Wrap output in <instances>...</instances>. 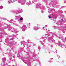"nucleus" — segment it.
<instances>
[{
  "label": "nucleus",
  "instance_id": "obj_1",
  "mask_svg": "<svg viewBox=\"0 0 66 66\" xmlns=\"http://www.w3.org/2000/svg\"><path fill=\"white\" fill-rule=\"evenodd\" d=\"M26 0H25V1H20L19 2V3H21V5H24V2L26 1Z\"/></svg>",
  "mask_w": 66,
  "mask_h": 66
},
{
  "label": "nucleus",
  "instance_id": "obj_2",
  "mask_svg": "<svg viewBox=\"0 0 66 66\" xmlns=\"http://www.w3.org/2000/svg\"><path fill=\"white\" fill-rule=\"evenodd\" d=\"M40 6V5L39 4H36V7L37 9L39 8Z\"/></svg>",
  "mask_w": 66,
  "mask_h": 66
},
{
  "label": "nucleus",
  "instance_id": "obj_3",
  "mask_svg": "<svg viewBox=\"0 0 66 66\" xmlns=\"http://www.w3.org/2000/svg\"><path fill=\"white\" fill-rule=\"evenodd\" d=\"M34 29L36 31V30H37V27H35L34 28Z\"/></svg>",
  "mask_w": 66,
  "mask_h": 66
},
{
  "label": "nucleus",
  "instance_id": "obj_4",
  "mask_svg": "<svg viewBox=\"0 0 66 66\" xmlns=\"http://www.w3.org/2000/svg\"><path fill=\"white\" fill-rule=\"evenodd\" d=\"M25 28H26V27H23L22 28V30H23V31H24V30H25V29H25Z\"/></svg>",
  "mask_w": 66,
  "mask_h": 66
},
{
  "label": "nucleus",
  "instance_id": "obj_5",
  "mask_svg": "<svg viewBox=\"0 0 66 66\" xmlns=\"http://www.w3.org/2000/svg\"><path fill=\"white\" fill-rule=\"evenodd\" d=\"M48 40H49V42H52V39H49V38H48Z\"/></svg>",
  "mask_w": 66,
  "mask_h": 66
},
{
  "label": "nucleus",
  "instance_id": "obj_6",
  "mask_svg": "<svg viewBox=\"0 0 66 66\" xmlns=\"http://www.w3.org/2000/svg\"><path fill=\"white\" fill-rule=\"evenodd\" d=\"M11 31H12V32H15V30H14V29H11Z\"/></svg>",
  "mask_w": 66,
  "mask_h": 66
},
{
  "label": "nucleus",
  "instance_id": "obj_7",
  "mask_svg": "<svg viewBox=\"0 0 66 66\" xmlns=\"http://www.w3.org/2000/svg\"><path fill=\"white\" fill-rule=\"evenodd\" d=\"M11 0H9L8 1V3H11Z\"/></svg>",
  "mask_w": 66,
  "mask_h": 66
},
{
  "label": "nucleus",
  "instance_id": "obj_8",
  "mask_svg": "<svg viewBox=\"0 0 66 66\" xmlns=\"http://www.w3.org/2000/svg\"><path fill=\"white\" fill-rule=\"evenodd\" d=\"M3 8V6H0V9H2Z\"/></svg>",
  "mask_w": 66,
  "mask_h": 66
},
{
  "label": "nucleus",
  "instance_id": "obj_9",
  "mask_svg": "<svg viewBox=\"0 0 66 66\" xmlns=\"http://www.w3.org/2000/svg\"><path fill=\"white\" fill-rule=\"evenodd\" d=\"M23 20V18H20V20Z\"/></svg>",
  "mask_w": 66,
  "mask_h": 66
},
{
  "label": "nucleus",
  "instance_id": "obj_10",
  "mask_svg": "<svg viewBox=\"0 0 66 66\" xmlns=\"http://www.w3.org/2000/svg\"><path fill=\"white\" fill-rule=\"evenodd\" d=\"M55 51L54 52H56V53L57 52V50H55Z\"/></svg>",
  "mask_w": 66,
  "mask_h": 66
},
{
  "label": "nucleus",
  "instance_id": "obj_11",
  "mask_svg": "<svg viewBox=\"0 0 66 66\" xmlns=\"http://www.w3.org/2000/svg\"><path fill=\"white\" fill-rule=\"evenodd\" d=\"M48 17L49 19H50V18H51V16H50L48 15Z\"/></svg>",
  "mask_w": 66,
  "mask_h": 66
},
{
  "label": "nucleus",
  "instance_id": "obj_12",
  "mask_svg": "<svg viewBox=\"0 0 66 66\" xmlns=\"http://www.w3.org/2000/svg\"><path fill=\"white\" fill-rule=\"evenodd\" d=\"M28 3V4H29V5H30V4H31V3Z\"/></svg>",
  "mask_w": 66,
  "mask_h": 66
},
{
  "label": "nucleus",
  "instance_id": "obj_13",
  "mask_svg": "<svg viewBox=\"0 0 66 66\" xmlns=\"http://www.w3.org/2000/svg\"><path fill=\"white\" fill-rule=\"evenodd\" d=\"M23 43V42H21V45H22Z\"/></svg>",
  "mask_w": 66,
  "mask_h": 66
},
{
  "label": "nucleus",
  "instance_id": "obj_14",
  "mask_svg": "<svg viewBox=\"0 0 66 66\" xmlns=\"http://www.w3.org/2000/svg\"><path fill=\"white\" fill-rule=\"evenodd\" d=\"M29 40H28V43H30V40H29Z\"/></svg>",
  "mask_w": 66,
  "mask_h": 66
},
{
  "label": "nucleus",
  "instance_id": "obj_15",
  "mask_svg": "<svg viewBox=\"0 0 66 66\" xmlns=\"http://www.w3.org/2000/svg\"><path fill=\"white\" fill-rule=\"evenodd\" d=\"M38 49H40V47H38Z\"/></svg>",
  "mask_w": 66,
  "mask_h": 66
},
{
  "label": "nucleus",
  "instance_id": "obj_16",
  "mask_svg": "<svg viewBox=\"0 0 66 66\" xmlns=\"http://www.w3.org/2000/svg\"><path fill=\"white\" fill-rule=\"evenodd\" d=\"M41 44H42V45H44V43H42Z\"/></svg>",
  "mask_w": 66,
  "mask_h": 66
},
{
  "label": "nucleus",
  "instance_id": "obj_17",
  "mask_svg": "<svg viewBox=\"0 0 66 66\" xmlns=\"http://www.w3.org/2000/svg\"><path fill=\"white\" fill-rule=\"evenodd\" d=\"M43 11V10H42V13H44V11Z\"/></svg>",
  "mask_w": 66,
  "mask_h": 66
},
{
  "label": "nucleus",
  "instance_id": "obj_18",
  "mask_svg": "<svg viewBox=\"0 0 66 66\" xmlns=\"http://www.w3.org/2000/svg\"><path fill=\"white\" fill-rule=\"evenodd\" d=\"M47 27V25H46L45 26V27Z\"/></svg>",
  "mask_w": 66,
  "mask_h": 66
},
{
  "label": "nucleus",
  "instance_id": "obj_19",
  "mask_svg": "<svg viewBox=\"0 0 66 66\" xmlns=\"http://www.w3.org/2000/svg\"><path fill=\"white\" fill-rule=\"evenodd\" d=\"M52 59H53V58H51L50 59V60H52Z\"/></svg>",
  "mask_w": 66,
  "mask_h": 66
},
{
  "label": "nucleus",
  "instance_id": "obj_20",
  "mask_svg": "<svg viewBox=\"0 0 66 66\" xmlns=\"http://www.w3.org/2000/svg\"><path fill=\"white\" fill-rule=\"evenodd\" d=\"M4 60H5V57H4Z\"/></svg>",
  "mask_w": 66,
  "mask_h": 66
},
{
  "label": "nucleus",
  "instance_id": "obj_21",
  "mask_svg": "<svg viewBox=\"0 0 66 66\" xmlns=\"http://www.w3.org/2000/svg\"><path fill=\"white\" fill-rule=\"evenodd\" d=\"M32 62H33L32 61H30V63H32Z\"/></svg>",
  "mask_w": 66,
  "mask_h": 66
},
{
  "label": "nucleus",
  "instance_id": "obj_22",
  "mask_svg": "<svg viewBox=\"0 0 66 66\" xmlns=\"http://www.w3.org/2000/svg\"><path fill=\"white\" fill-rule=\"evenodd\" d=\"M43 29H45V27H43Z\"/></svg>",
  "mask_w": 66,
  "mask_h": 66
},
{
  "label": "nucleus",
  "instance_id": "obj_23",
  "mask_svg": "<svg viewBox=\"0 0 66 66\" xmlns=\"http://www.w3.org/2000/svg\"><path fill=\"white\" fill-rule=\"evenodd\" d=\"M24 63H25V64H27V62H24Z\"/></svg>",
  "mask_w": 66,
  "mask_h": 66
},
{
  "label": "nucleus",
  "instance_id": "obj_24",
  "mask_svg": "<svg viewBox=\"0 0 66 66\" xmlns=\"http://www.w3.org/2000/svg\"><path fill=\"white\" fill-rule=\"evenodd\" d=\"M43 42H44V43H45V42H46V41L45 40H44V41Z\"/></svg>",
  "mask_w": 66,
  "mask_h": 66
},
{
  "label": "nucleus",
  "instance_id": "obj_25",
  "mask_svg": "<svg viewBox=\"0 0 66 66\" xmlns=\"http://www.w3.org/2000/svg\"><path fill=\"white\" fill-rule=\"evenodd\" d=\"M56 27H54V28L55 29H56Z\"/></svg>",
  "mask_w": 66,
  "mask_h": 66
},
{
  "label": "nucleus",
  "instance_id": "obj_26",
  "mask_svg": "<svg viewBox=\"0 0 66 66\" xmlns=\"http://www.w3.org/2000/svg\"><path fill=\"white\" fill-rule=\"evenodd\" d=\"M58 57H60V56L58 55Z\"/></svg>",
  "mask_w": 66,
  "mask_h": 66
},
{
  "label": "nucleus",
  "instance_id": "obj_27",
  "mask_svg": "<svg viewBox=\"0 0 66 66\" xmlns=\"http://www.w3.org/2000/svg\"><path fill=\"white\" fill-rule=\"evenodd\" d=\"M21 49L22 50V49H23V48H22Z\"/></svg>",
  "mask_w": 66,
  "mask_h": 66
},
{
  "label": "nucleus",
  "instance_id": "obj_28",
  "mask_svg": "<svg viewBox=\"0 0 66 66\" xmlns=\"http://www.w3.org/2000/svg\"><path fill=\"white\" fill-rule=\"evenodd\" d=\"M35 1H37V0H34V1H35Z\"/></svg>",
  "mask_w": 66,
  "mask_h": 66
},
{
  "label": "nucleus",
  "instance_id": "obj_29",
  "mask_svg": "<svg viewBox=\"0 0 66 66\" xmlns=\"http://www.w3.org/2000/svg\"><path fill=\"white\" fill-rule=\"evenodd\" d=\"M62 21H63V19H62Z\"/></svg>",
  "mask_w": 66,
  "mask_h": 66
},
{
  "label": "nucleus",
  "instance_id": "obj_30",
  "mask_svg": "<svg viewBox=\"0 0 66 66\" xmlns=\"http://www.w3.org/2000/svg\"><path fill=\"white\" fill-rule=\"evenodd\" d=\"M28 65H29V66H30V65H29V64H28Z\"/></svg>",
  "mask_w": 66,
  "mask_h": 66
},
{
  "label": "nucleus",
  "instance_id": "obj_31",
  "mask_svg": "<svg viewBox=\"0 0 66 66\" xmlns=\"http://www.w3.org/2000/svg\"><path fill=\"white\" fill-rule=\"evenodd\" d=\"M13 1L14 2H15V1Z\"/></svg>",
  "mask_w": 66,
  "mask_h": 66
},
{
  "label": "nucleus",
  "instance_id": "obj_32",
  "mask_svg": "<svg viewBox=\"0 0 66 66\" xmlns=\"http://www.w3.org/2000/svg\"><path fill=\"white\" fill-rule=\"evenodd\" d=\"M16 1H17V0H15Z\"/></svg>",
  "mask_w": 66,
  "mask_h": 66
},
{
  "label": "nucleus",
  "instance_id": "obj_33",
  "mask_svg": "<svg viewBox=\"0 0 66 66\" xmlns=\"http://www.w3.org/2000/svg\"><path fill=\"white\" fill-rule=\"evenodd\" d=\"M34 2V1H33L32 2Z\"/></svg>",
  "mask_w": 66,
  "mask_h": 66
},
{
  "label": "nucleus",
  "instance_id": "obj_34",
  "mask_svg": "<svg viewBox=\"0 0 66 66\" xmlns=\"http://www.w3.org/2000/svg\"><path fill=\"white\" fill-rule=\"evenodd\" d=\"M40 42L41 43L42 42H41V41H40Z\"/></svg>",
  "mask_w": 66,
  "mask_h": 66
},
{
  "label": "nucleus",
  "instance_id": "obj_35",
  "mask_svg": "<svg viewBox=\"0 0 66 66\" xmlns=\"http://www.w3.org/2000/svg\"><path fill=\"white\" fill-rule=\"evenodd\" d=\"M16 17H17V16H16Z\"/></svg>",
  "mask_w": 66,
  "mask_h": 66
},
{
  "label": "nucleus",
  "instance_id": "obj_36",
  "mask_svg": "<svg viewBox=\"0 0 66 66\" xmlns=\"http://www.w3.org/2000/svg\"><path fill=\"white\" fill-rule=\"evenodd\" d=\"M7 54H8V53H7Z\"/></svg>",
  "mask_w": 66,
  "mask_h": 66
},
{
  "label": "nucleus",
  "instance_id": "obj_37",
  "mask_svg": "<svg viewBox=\"0 0 66 66\" xmlns=\"http://www.w3.org/2000/svg\"><path fill=\"white\" fill-rule=\"evenodd\" d=\"M51 11H52V10H51Z\"/></svg>",
  "mask_w": 66,
  "mask_h": 66
},
{
  "label": "nucleus",
  "instance_id": "obj_38",
  "mask_svg": "<svg viewBox=\"0 0 66 66\" xmlns=\"http://www.w3.org/2000/svg\"><path fill=\"white\" fill-rule=\"evenodd\" d=\"M66 1V0H65Z\"/></svg>",
  "mask_w": 66,
  "mask_h": 66
}]
</instances>
